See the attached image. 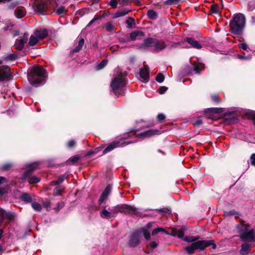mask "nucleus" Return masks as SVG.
I'll use <instances>...</instances> for the list:
<instances>
[{"mask_svg": "<svg viewBox=\"0 0 255 255\" xmlns=\"http://www.w3.org/2000/svg\"><path fill=\"white\" fill-rule=\"evenodd\" d=\"M46 71L39 66H33L28 72L27 78L32 85L39 84L44 82Z\"/></svg>", "mask_w": 255, "mask_h": 255, "instance_id": "obj_1", "label": "nucleus"}, {"mask_svg": "<svg viewBox=\"0 0 255 255\" xmlns=\"http://www.w3.org/2000/svg\"><path fill=\"white\" fill-rule=\"evenodd\" d=\"M246 18L242 13H237L234 15L233 18L230 22V32L236 35L242 33L245 26Z\"/></svg>", "mask_w": 255, "mask_h": 255, "instance_id": "obj_2", "label": "nucleus"}, {"mask_svg": "<svg viewBox=\"0 0 255 255\" xmlns=\"http://www.w3.org/2000/svg\"><path fill=\"white\" fill-rule=\"evenodd\" d=\"M127 74L126 72H120L115 76L111 82V86L114 94L117 97L124 94L122 88L126 85V77Z\"/></svg>", "mask_w": 255, "mask_h": 255, "instance_id": "obj_3", "label": "nucleus"}, {"mask_svg": "<svg viewBox=\"0 0 255 255\" xmlns=\"http://www.w3.org/2000/svg\"><path fill=\"white\" fill-rule=\"evenodd\" d=\"M212 246L213 249L216 248V245L214 243L213 241H198L194 242L190 246L185 247V250L188 254L194 253L195 250H203L206 247Z\"/></svg>", "mask_w": 255, "mask_h": 255, "instance_id": "obj_4", "label": "nucleus"}, {"mask_svg": "<svg viewBox=\"0 0 255 255\" xmlns=\"http://www.w3.org/2000/svg\"><path fill=\"white\" fill-rule=\"evenodd\" d=\"M250 228V225L243 223L240 227H239V230L243 232L240 235V238L242 241H248L249 242H255V234L253 229L248 231Z\"/></svg>", "mask_w": 255, "mask_h": 255, "instance_id": "obj_5", "label": "nucleus"}, {"mask_svg": "<svg viewBox=\"0 0 255 255\" xmlns=\"http://www.w3.org/2000/svg\"><path fill=\"white\" fill-rule=\"evenodd\" d=\"M112 209L115 217L119 213L133 215L138 214V211L135 208L126 204H119L114 207Z\"/></svg>", "mask_w": 255, "mask_h": 255, "instance_id": "obj_6", "label": "nucleus"}, {"mask_svg": "<svg viewBox=\"0 0 255 255\" xmlns=\"http://www.w3.org/2000/svg\"><path fill=\"white\" fill-rule=\"evenodd\" d=\"M49 0H35L33 4L34 11L39 14H44L48 9Z\"/></svg>", "mask_w": 255, "mask_h": 255, "instance_id": "obj_7", "label": "nucleus"}, {"mask_svg": "<svg viewBox=\"0 0 255 255\" xmlns=\"http://www.w3.org/2000/svg\"><path fill=\"white\" fill-rule=\"evenodd\" d=\"M132 142H128L126 141L125 139L121 138L118 141H115L109 144L106 148L103 150V153L106 154L115 148L125 146Z\"/></svg>", "mask_w": 255, "mask_h": 255, "instance_id": "obj_8", "label": "nucleus"}, {"mask_svg": "<svg viewBox=\"0 0 255 255\" xmlns=\"http://www.w3.org/2000/svg\"><path fill=\"white\" fill-rule=\"evenodd\" d=\"M159 134V131L157 129H149L140 133L137 134L136 136L139 138H146L152 136Z\"/></svg>", "mask_w": 255, "mask_h": 255, "instance_id": "obj_9", "label": "nucleus"}, {"mask_svg": "<svg viewBox=\"0 0 255 255\" xmlns=\"http://www.w3.org/2000/svg\"><path fill=\"white\" fill-rule=\"evenodd\" d=\"M140 80L144 83H146L149 81V69L147 66H144L141 68L139 72Z\"/></svg>", "mask_w": 255, "mask_h": 255, "instance_id": "obj_10", "label": "nucleus"}, {"mask_svg": "<svg viewBox=\"0 0 255 255\" xmlns=\"http://www.w3.org/2000/svg\"><path fill=\"white\" fill-rule=\"evenodd\" d=\"M10 75V69L8 66H0V81L7 79Z\"/></svg>", "mask_w": 255, "mask_h": 255, "instance_id": "obj_11", "label": "nucleus"}, {"mask_svg": "<svg viewBox=\"0 0 255 255\" xmlns=\"http://www.w3.org/2000/svg\"><path fill=\"white\" fill-rule=\"evenodd\" d=\"M27 36L28 34H25L23 38L16 39L14 45V48L17 50H21L23 48L24 44L27 40Z\"/></svg>", "mask_w": 255, "mask_h": 255, "instance_id": "obj_12", "label": "nucleus"}, {"mask_svg": "<svg viewBox=\"0 0 255 255\" xmlns=\"http://www.w3.org/2000/svg\"><path fill=\"white\" fill-rule=\"evenodd\" d=\"M140 236L137 232L133 233L129 241V245L130 246L134 247L137 246L140 243Z\"/></svg>", "mask_w": 255, "mask_h": 255, "instance_id": "obj_13", "label": "nucleus"}, {"mask_svg": "<svg viewBox=\"0 0 255 255\" xmlns=\"http://www.w3.org/2000/svg\"><path fill=\"white\" fill-rule=\"evenodd\" d=\"M154 38H147L144 40L143 42L139 46V49L146 50L153 46Z\"/></svg>", "mask_w": 255, "mask_h": 255, "instance_id": "obj_14", "label": "nucleus"}, {"mask_svg": "<svg viewBox=\"0 0 255 255\" xmlns=\"http://www.w3.org/2000/svg\"><path fill=\"white\" fill-rule=\"evenodd\" d=\"M34 34L39 40H41L47 36L48 32L46 28H39L35 30Z\"/></svg>", "mask_w": 255, "mask_h": 255, "instance_id": "obj_15", "label": "nucleus"}, {"mask_svg": "<svg viewBox=\"0 0 255 255\" xmlns=\"http://www.w3.org/2000/svg\"><path fill=\"white\" fill-rule=\"evenodd\" d=\"M153 46L155 51H159L165 48L166 45L163 40H158L154 38Z\"/></svg>", "mask_w": 255, "mask_h": 255, "instance_id": "obj_16", "label": "nucleus"}, {"mask_svg": "<svg viewBox=\"0 0 255 255\" xmlns=\"http://www.w3.org/2000/svg\"><path fill=\"white\" fill-rule=\"evenodd\" d=\"M112 190V186L108 185L102 193L100 199H99V202L100 204H101L108 197Z\"/></svg>", "mask_w": 255, "mask_h": 255, "instance_id": "obj_17", "label": "nucleus"}, {"mask_svg": "<svg viewBox=\"0 0 255 255\" xmlns=\"http://www.w3.org/2000/svg\"><path fill=\"white\" fill-rule=\"evenodd\" d=\"M185 41L187 42L194 48L200 49L202 47V45L200 44L198 41L196 40L193 38L186 37L185 39Z\"/></svg>", "mask_w": 255, "mask_h": 255, "instance_id": "obj_18", "label": "nucleus"}, {"mask_svg": "<svg viewBox=\"0 0 255 255\" xmlns=\"http://www.w3.org/2000/svg\"><path fill=\"white\" fill-rule=\"evenodd\" d=\"M145 36L143 32L139 30L134 31L129 34V38L131 40L134 41L136 39L142 38Z\"/></svg>", "mask_w": 255, "mask_h": 255, "instance_id": "obj_19", "label": "nucleus"}, {"mask_svg": "<svg viewBox=\"0 0 255 255\" xmlns=\"http://www.w3.org/2000/svg\"><path fill=\"white\" fill-rule=\"evenodd\" d=\"M39 164L37 162H34L27 165L28 170L26 171L23 175V179H26L27 175L32 171L35 170L38 168Z\"/></svg>", "mask_w": 255, "mask_h": 255, "instance_id": "obj_20", "label": "nucleus"}, {"mask_svg": "<svg viewBox=\"0 0 255 255\" xmlns=\"http://www.w3.org/2000/svg\"><path fill=\"white\" fill-rule=\"evenodd\" d=\"M251 245L248 243H244L241 246L240 254L241 255H248L251 250Z\"/></svg>", "mask_w": 255, "mask_h": 255, "instance_id": "obj_21", "label": "nucleus"}, {"mask_svg": "<svg viewBox=\"0 0 255 255\" xmlns=\"http://www.w3.org/2000/svg\"><path fill=\"white\" fill-rule=\"evenodd\" d=\"M100 215L101 217L103 218H110L111 217H115L113 209H111V211H108L107 209H106L105 208H104L102 211L101 212Z\"/></svg>", "mask_w": 255, "mask_h": 255, "instance_id": "obj_22", "label": "nucleus"}, {"mask_svg": "<svg viewBox=\"0 0 255 255\" xmlns=\"http://www.w3.org/2000/svg\"><path fill=\"white\" fill-rule=\"evenodd\" d=\"M224 111L223 108H208L204 111L205 113H215V114H220Z\"/></svg>", "mask_w": 255, "mask_h": 255, "instance_id": "obj_23", "label": "nucleus"}, {"mask_svg": "<svg viewBox=\"0 0 255 255\" xmlns=\"http://www.w3.org/2000/svg\"><path fill=\"white\" fill-rule=\"evenodd\" d=\"M103 28L109 32H115L116 30L115 26L110 22L106 23Z\"/></svg>", "mask_w": 255, "mask_h": 255, "instance_id": "obj_24", "label": "nucleus"}, {"mask_svg": "<svg viewBox=\"0 0 255 255\" xmlns=\"http://www.w3.org/2000/svg\"><path fill=\"white\" fill-rule=\"evenodd\" d=\"M17 57V54L16 53H13L10 54L7 56H5L3 58V60L5 62H10L15 60Z\"/></svg>", "mask_w": 255, "mask_h": 255, "instance_id": "obj_25", "label": "nucleus"}, {"mask_svg": "<svg viewBox=\"0 0 255 255\" xmlns=\"http://www.w3.org/2000/svg\"><path fill=\"white\" fill-rule=\"evenodd\" d=\"M39 40L36 36L33 33L29 38L28 44L29 46H34L37 43Z\"/></svg>", "mask_w": 255, "mask_h": 255, "instance_id": "obj_26", "label": "nucleus"}, {"mask_svg": "<svg viewBox=\"0 0 255 255\" xmlns=\"http://www.w3.org/2000/svg\"><path fill=\"white\" fill-rule=\"evenodd\" d=\"M184 229L181 228L175 229L174 230V235L177 236L179 238H183Z\"/></svg>", "mask_w": 255, "mask_h": 255, "instance_id": "obj_27", "label": "nucleus"}, {"mask_svg": "<svg viewBox=\"0 0 255 255\" xmlns=\"http://www.w3.org/2000/svg\"><path fill=\"white\" fill-rule=\"evenodd\" d=\"M15 13L17 18H20L24 16L25 14V11L22 8H17L15 11Z\"/></svg>", "mask_w": 255, "mask_h": 255, "instance_id": "obj_28", "label": "nucleus"}, {"mask_svg": "<svg viewBox=\"0 0 255 255\" xmlns=\"http://www.w3.org/2000/svg\"><path fill=\"white\" fill-rule=\"evenodd\" d=\"M25 180L27 179V181L30 184H34V183H37L40 181V179L35 176L28 177L27 176L26 178L25 179Z\"/></svg>", "mask_w": 255, "mask_h": 255, "instance_id": "obj_29", "label": "nucleus"}, {"mask_svg": "<svg viewBox=\"0 0 255 255\" xmlns=\"http://www.w3.org/2000/svg\"><path fill=\"white\" fill-rule=\"evenodd\" d=\"M212 101L215 104L221 103L222 100L218 94H214L211 96Z\"/></svg>", "mask_w": 255, "mask_h": 255, "instance_id": "obj_30", "label": "nucleus"}, {"mask_svg": "<svg viewBox=\"0 0 255 255\" xmlns=\"http://www.w3.org/2000/svg\"><path fill=\"white\" fill-rule=\"evenodd\" d=\"M64 188L62 186H57L53 191V195L55 196H58L61 195V193L64 190Z\"/></svg>", "mask_w": 255, "mask_h": 255, "instance_id": "obj_31", "label": "nucleus"}, {"mask_svg": "<svg viewBox=\"0 0 255 255\" xmlns=\"http://www.w3.org/2000/svg\"><path fill=\"white\" fill-rule=\"evenodd\" d=\"M84 44V40L83 38H81L79 42H78V45L77 46L75 49L73 50L74 52H79L81 49H82V47L83 46Z\"/></svg>", "mask_w": 255, "mask_h": 255, "instance_id": "obj_32", "label": "nucleus"}, {"mask_svg": "<svg viewBox=\"0 0 255 255\" xmlns=\"http://www.w3.org/2000/svg\"><path fill=\"white\" fill-rule=\"evenodd\" d=\"M147 16L151 19H155L157 17V14L153 10H149L147 11Z\"/></svg>", "mask_w": 255, "mask_h": 255, "instance_id": "obj_33", "label": "nucleus"}, {"mask_svg": "<svg viewBox=\"0 0 255 255\" xmlns=\"http://www.w3.org/2000/svg\"><path fill=\"white\" fill-rule=\"evenodd\" d=\"M183 240L187 242H194L197 240L199 239V237H191V236H186L185 237H183L182 238Z\"/></svg>", "mask_w": 255, "mask_h": 255, "instance_id": "obj_34", "label": "nucleus"}, {"mask_svg": "<svg viewBox=\"0 0 255 255\" xmlns=\"http://www.w3.org/2000/svg\"><path fill=\"white\" fill-rule=\"evenodd\" d=\"M21 199L22 200L26 202H30L32 201L31 197L28 194H23L21 196Z\"/></svg>", "mask_w": 255, "mask_h": 255, "instance_id": "obj_35", "label": "nucleus"}, {"mask_svg": "<svg viewBox=\"0 0 255 255\" xmlns=\"http://www.w3.org/2000/svg\"><path fill=\"white\" fill-rule=\"evenodd\" d=\"M128 11L125 9L121 10H119L116 13V15L115 17H119L125 16L127 14H128Z\"/></svg>", "mask_w": 255, "mask_h": 255, "instance_id": "obj_36", "label": "nucleus"}, {"mask_svg": "<svg viewBox=\"0 0 255 255\" xmlns=\"http://www.w3.org/2000/svg\"><path fill=\"white\" fill-rule=\"evenodd\" d=\"M67 10L64 6H60L56 9V13L58 14L66 13Z\"/></svg>", "mask_w": 255, "mask_h": 255, "instance_id": "obj_37", "label": "nucleus"}, {"mask_svg": "<svg viewBox=\"0 0 255 255\" xmlns=\"http://www.w3.org/2000/svg\"><path fill=\"white\" fill-rule=\"evenodd\" d=\"M107 64L108 60L107 59L103 60L97 65V69L101 70L103 69Z\"/></svg>", "mask_w": 255, "mask_h": 255, "instance_id": "obj_38", "label": "nucleus"}, {"mask_svg": "<svg viewBox=\"0 0 255 255\" xmlns=\"http://www.w3.org/2000/svg\"><path fill=\"white\" fill-rule=\"evenodd\" d=\"M31 205L32 208L36 211H40L42 209L41 205L39 203L33 202Z\"/></svg>", "mask_w": 255, "mask_h": 255, "instance_id": "obj_39", "label": "nucleus"}, {"mask_svg": "<svg viewBox=\"0 0 255 255\" xmlns=\"http://www.w3.org/2000/svg\"><path fill=\"white\" fill-rule=\"evenodd\" d=\"M211 10L213 13H218L219 12V7L217 4L212 5L211 7Z\"/></svg>", "mask_w": 255, "mask_h": 255, "instance_id": "obj_40", "label": "nucleus"}, {"mask_svg": "<svg viewBox=\"0 0 255 255\" xmlns=\"http://www.w3.org/2000/svg\"><path fill=\"white\" fill-rule=\"evenodd\" d=\"M203 68V66L202 65L196 64L194 66V71L197 73H199Z\"/></svg>", "mask_w": 255, "mask_h": 255, "instance_id": "obj_41", "label": "nucleus"}, {"mask_svg": "<svg viewBox=\"0 0 255 255\" xmlns=\"http://www.w3.org/2000/svg\"><path fill=\"white\" fill-rule=\"evenodd\" d=\"M164 80V75L161 73H159L156 77V80L158 83H162Z\"/></svg>", "mask_w": 255, "mask_h": 255, "instance_id": "obj_42", "label": "nucleus"}, {"mask_svg": "<svg viewBox=\"0 0 255 255\" xmlns=\"http://www.w3.org/2000/svg\"><path fill=\"white\" fill-rule=\"evenodd\" d=\"M180 0H167L164 1V4L166 5H172L176 4Z\"/></svg>", "mask_w": 255, "mask_h": 255, "instance_id": "obj_43", "label": "nucleus"}, {"mask_svg": "<svg viewBox=\"0 0 255 255\" xmlns=\"http://www.w3.org/2000/svg\"><path fill=\"white\" fill-rule=\"evenodd\" d=\"M79 159V157L77 155H75V156H74L71 157L69 160V162H70L72 164H74V163L77 162Z\"/></svg>", "mask_w": 255, "mask_h": 255, "instance_id": "obj_44", "label": "nucleus"}, {"mask_svg": "<svg viewBox=\"0 0 255 255\" xmlns=\"http://www.w3.org/2000/svg\"><path fill=\"white\" fill-rule=\"evenodd\" d=\"M160 232H165V230L162 228H157L154 229L152 232V235H155Z\"/></svg>", "mask_w": 255, "mask_h": 255, "instance_id": "obj_45", "label": "nucleus"}, {"mask_svg": "<svg viewBox=\"0 0 255 255\" xmlns=\"http://www.w3.org/2000/svg\"><path fill=\"white\" fill-rule=\"evenodd\" d=\"M143 235L146 240H148L150 239V234L146 230H143Z\"/></svg>", "mask_w": 255, "mask_h": 255, "instance_id": "obj_46", "label": "nucleus"}, {"mask_svg": "<svg viewBox=\"0 0 255 255\" xmlns=\"http://www.w3.org/2000/svg\"><path fill=\"white\" fill-rule=\"evenodd\" d=\"M133 23L134 19L132 18L129 17L126 20V23L128 24V28H131Z\"/></svg>", "mask_w": 255, "mask_h": 255, "instance_id": "obj_47", "label": "nucleus"}, {"mask_svg": "<svg viewBox=\"0 0 255 255\" xmlns=\"http://www.w3.org/2000/svg\"><path fill=\"white\" fill-rule=\"evenodd\" d=\"M165 119V116L163 114H159L157 116V120L159 122H161L163 121Z\"/></svg>", "mask_w": 255, "mask_h": 255, "instance_id": "obj_48", "label": "nucleus"}, {"mask_svg": "<svg viewBox=\"0 0 255 255\" xmlns=\"http://www.w3.org/2000/svg\"><path fill=\"white\" fill-rule=\"evenodd\" d=\"M239 46L240 48L245 50H247L248 47L247 44L244 42H240L239 44Z\"/></svg>", "mask_w": 255, "mask_h": 255, "instance_id": "obj_49", "label": "nucleus"}, {"mask_svg": "<svg viewBox=\"0 0 255 255\" xmlns=\"http://www.w3.org/2000/svg\"><path fill=\"white\" fill-rule=\"evenodd\" d=\"M12 167V164L10 163L5 164L3 165L2 167V170H8Z\"/></svg>", "mask_w": 255, "mask_h": 255, "instance_id": "obj_50", "label": "nucleus"}, {"mask_svg": "<svg viewBox=\"0 0 255 255\" xmlns=\"http://www.w3.org/2000/svg\"><path fill=\"white\" fill-rule=\"evenodd\" d=\"M250 160L251 164L255 166V153H253L251 155Z\"/></svg>", "mask_w": 255, "mask_h": 255, "instance_id": "obj_51", "label": "nucleus"}, {"mask_svg": "<svg viewBox=\"0 0 255 255\" xmlns=\"http://www.w3.org/2000/svg\"><path fill=\"white\" fill-rule=\"evenodd\" d=\"M118 1L116 0H111L110 1V6L113 7H116L117 5Z\"/></svg>", "mask_w": 255, "mask_h": 255, "instance_id": "obj_52", "label": "nucleus"}, {"mask_svg": "<svg viewBox=\"0 0 255 255\" xmlns=\"http://www.w3.org/2000/svg\"><path fill=\"white\" fill-rule=\"evenodd\" d=\"M101 18L100 17H94L93 19H92L90 22L87 25V27H90L95 21L99 20Z\"/></svg>", "mask_w": 255, "mask_h": 255, "instance_id": "obj_53", "label": "nucleus"}, {"mask_svg": "<svg viewBox=\"0 0 255 255\" xmlns=\"http://www.w3.org/2000/svg\"><path fill=\"white\" fill-rule=\"evenodd\" d=\"M157 245H158L157 243H156L155 241H153L149 244L148 246L150 247L152 249H154L156 247H157Z\"/></svg>", "mask_w": 255, "mask_h": 255, "instance_id": "obj_54", "label": "nucleus"}, {"mask_svg": "<svg viewBox=\"0 0 255 255\" xmlns=\"http://www.w3.org/2000/svg\"><path fill=\"white\" fill-rule=\"evenodd\" d=\"M75 141L73 140H70L68 142V146L70 148L73 147L75 145Z\"/></svg>", "mask_w": 255, "mask_h": 255, "instance_id": "obj_55", "label": "nucleus"}, {"mask_svg": "<svg viewBox=\"0 0 255 255\" xmlns=\"http://www.w3.org/2000/svg\"><path fill=\"white\" fill-rule=\"evenodd\" d=\"M64 202H61L58 203L57 210H59L60 209L63 208L64 207Z\"/></svg>", "mask_w": 255, "mask_h": 255, "instance_id": "obj_56", "label": "nucleus"}, {"mask_svg": "<svg viewBox=\"0 0 255 255\" xmlns=\"http://www.w3.org/2000/svg\"><path fill=\"white\" fill-rule=\"evenodd\" d=\"M64 179L65 176L63 175L60 176L57 181H58L59 184H60L64 180Z\"/></svg>", "mask_w": 255, "mask_h": 255, "instance_id": "obj_57", "label": "nucleus"}, {"mask_svg": "<svg viewBox=\"0 0 255 255\" xmlns=\"http://www.w3.org/2000/svg\"><path fill=\"white\" fill-rule=\"evenodd\" d=\"M43 205L45 208H48L50 206V203L48 201H45L43 202Z\"/></svg>", "mask_w": 255, "mask_h": 255, "instance_id": "obj_58", "label": "nucleus"}, {"mask_svg": "<svg viewBox=\"0 0 255 255\" xmlns=\"http://www.w3.org/2000/svg\"><path fill=\"white\" fill-rule=\"evenodd\" d=\"M193 124L195 126H198L202 124V121L201 120H198Z\"/></svg>", "mask_w": 255, "mask_h": 255, "instance_id": "obj_59", "label": "nucleus"}, {"mask_svg": "<svg viewBox=\"0 0 255 255\" xmlns=\"http://www.w3.org/2000/svg\"><path fill=\"white\" fill-rule=\"evenodd\" d=\"M237 212L235 211L234 210L230 211L227 213H226V215H230V216H233L236 215Z\"/></svg>", "mask_w": 255, "mask_h": 255, "instance_id": "obj_60", "label": "nucleus"}, {"mask_svg": "<svg viewBox=\"0 0 255 255\" xmlns=\"http://www.w3.org/2000/svg\"><path fill=\"white\" fill-rule=\"evenodd\" d=\"M50 184L51 186H56L59 185V184L57 180H53L51 182Z\"/></svg>", "mask_w": 255, "mask_h": 255, "instance_id": "obj_61", "label": "nucleus"}, {"mask_svg": "<svg viewBox=\"0 0 255 255\" xmlns=\"http://www.w3.org/2000/svg\"><path fill=\"white\" fill-rule=\"evenodd\" d=\"M6 192L5 188H0V195H2Z\"/></svg>", "mask_w": 255, "mask_h": 255, "instance_id": "obj_62", "label": "nucleus"}, {"mask_svg": "<svg viewBox=\"0 0 255 255\" xmlns=\"http://www.w3.org/2000/svg\"><path fill=\"white\" fill-rule=\"evenodd\" d=\"M5 181H6L5 178L2 177V176H0V184L4 183Z\"/></svg>", "mask_w": 255, "mask_h": 255, "instance_id": "obj_63", "label": "nucleus"}, {"mask_svg": "<svg viewBox=\"0 0 255 255\" xmlns=\"http://www.w3.org/2000/svg\"><path fill=\"white\" fill-rule=\"evenodd\" d=\"M127 0H120L119 2L123 5H126L128 4Z\"/></svg>", "mask_w": 255, "mask_h": 255, "instance_id": "obj_64", "label": "nucleus"}]
</instances>
